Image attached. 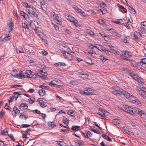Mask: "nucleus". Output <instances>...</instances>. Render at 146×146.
<instances>
[{"label": "nucleus", "instance_id": "f257e3e1", "mask_svg": "<svg viewBox=\"0 0 146 146\" xmlns=\"http://www.w3.org/2000/svg\"><path fill=\"white\" fill-rule=\"evenodd\" d=\"M27 10L29 14H32L36 18L38 17V13L36 8L31 6L29 7V9H28Z\"/></svg>", "mask_w": 146, "mask_h": 146}, {"label": "nucleus", "instance_id": "f03ea898", "mask_svg": "<svg viewBox=\"0 0 146 146\" xmlns=\"http://www.w3.org/2000/svg\"><path fill=\"white\" fill-rule=\"evenodd\" d=\"M29 25L31 27L36 31H38L39 29V25L38 23L36 21H34L33 22L31 20L30 21Z\"/></svg>", "mask_w": 146, "mask_h": 146}, {"label": "nucleus", "instance_id": "7ed1b4c3", "mask_svg": "<svg viewBox=\"0 0 146 146\" xmlns=\"http://www.w3.org/2000/svg\"><path fill=\"white\" fill-rule=\"evenodd\" d=\"M61 53L63 54L65 57L68 60H71L73 59L72 56L70 53L68 52H66L65 51H62Z\"/></svg>", "mask_w": 146, "mask_h": 146}, {"label": "nucleus", "instance_id": "20e7f679", "mask_svg": "<svg viewBox=\"0 0 146 146\" xmlns=\"http://www.w3.org/2000/svg\"><path fill=\"white\" fill-rule=\"evenodd\" d=\"M21 72H23V71L24 75V76H27L28 78H31V76H32V71L31 70H23V71L22 70H20Z\"/></svg>", "mask_w": 146, "mask_h": 146}, {"label": "nucleus", "instance_id": "39448f33", "mask_svg": "<svg viewBox=\"0 0 146 146\" xmlns=\"http://www.w3.org/2000/svg\"><path fill=\"white\" fill-rule=\"evenodd\" d=\"M67 19L70 21L73 22L74 25H75L76 24H77L78 23V21L74 17L71 16L70 15H69L67 17Z\"/></svg>", "mask_w": 146, "mask_h": 146}, {"label": "nucleus", "instance_id": "423d86ee", "mask_svg": "<svg viewBox=\"0 0 146 146\" xmlns=\"http://www.w3.org/2000/svg\"><path fill=\"white\" fill-rule=\"evenodd\" d=\"M131 107L132 106H129L128 105H125L124 106V110L125 111L130 113Z\"/></svg>", "mask_w": 146, "mask_h": 146}, {"label": "nucleus", "instance_id": "0eeeda50", "mask_svg": "<svg viewBox=\"0 0 146 146\" xmlns=\"http://www.w3.org/2000/svg\"><path fill=\"white\" fill-rule=\"evenodd\" d=\"M28 108V106L26 103H22L19 107V108L21 110H26Z\"/></svg>", "mask_w": 146, "mask_h": 146}, {"label": "nucleus", "instance_id": "6e6552de", "mask_svg": "<svg viewBox=\"0 0 146 146\" xmlns=\"http://www.w3.org/2000/svg\"><path fill=\"white\" fill-rule=\"evenodd\" d=\"M55 81V80H53L52 81H51V82H50L49 84V85L50 86H54V87H56V88H60V86H59V85L58 86V85L56 84V83L54 82Z\"/></svg>", "mask_w": 146, "mask_h": 146}, {"label": "nucleus", "instance_id": "1a4fd4ad", "mask_svg": "<svg viewBox=\"0 0 146 146\" xmlns=\"http://www.w3.org/2000/svg\"><path fill=\"white\" fill-rule=\"evenodd\" d=\"M80 127V126H78L76 125H73L71 127V129L74 131H77L79 130V128Z\"/></svg>", "mask_w": 146, "mask_h": 146}, {"label": "nucleus", "instance_id": "9d476101", "mask_svg": "<svg viewBox=\"0 0 146 146\" xmlns=\"http://www.w3.org/2000/svg\"><path fill=\"white\" fill-rule=\"evenodd\" d=\"M99 110L101 111L102 112V113L104 114L103 115H102L101 114H98V115H100V117H102V119H103V117L105 116V115L104 114L106 112H107V111H106L104 109H102L100 108H99Z\"/></svg>", "mask_w": 146, "mask_h": 146}, {"label": "nucleus", "instance_id": "9b49d317", "mask_svg": "<svg viewBox=\"0 0 146 146\" xmlns=\"http://www.w3.org/2000/svg\"><path fill=\"white\" fill-rule=\"evenodd\" d=\"M98 23L100 25H104L105 26H108V23L106 24L105 22H104V21L102 19H100L98 21Z\"/></svg>", "mask_w": 146, "mask_h": 146}, {"label": "nucleus", "instance_id": "f8f14e48", "mask_svg": "<svg viewBox=\"0 0 146 146\" xmlns=\"http://www.w3.org/2000/svg\"><path fill=\"white\" fill-rule=\"evenodd\" d=\"M123 55L126 57H130L132 56V53L130 52L125 51L123 54Z\"/></svg>", "mask_w": 146, "mask_h": 146}, {"label": "nucleus", "instance_id": "ddd939ff", "mask_svg": "<svg viewBox=\"0 0 146 146\" xmlns=\"http://www.w3.org/2000/svg\"><path fill=\"white\" fill-rule=\"evenodd\" d=\"M78 72L80 73V74L82 75V76H80V77L82 78H88V75L86 74L81 73L80 72Z\"/></svg>", "mask_w": 146, "mask_h": 146}, {"label": "nucleus", "instance_id": "4468645a", "mask_svg": "<svg viewBox=\"0 0 146 146\" xmlns=\"http://www.w3.org/2000/svg\"><path fill=\"white\" fill-rule=\"evenodd\" d=\"M10 33H9L7 36H5L3 39V41L5 42L8 40H9L11 39L10 36H9Z\"/></svg>", "mask_w": 146, "mask_h": 146}, {"label": "nucleus", "instance_id": "2eb2a0df", "mask_svg": "<svg viewBox=\"0 0 146 146\" xmlns=\"http://www.w3.org/2000/svg\"><path fill=\"white\" fill-rule=\"evenodd\" d=\"M139 66H143V64H146V58L142 59L141 61L140 62Z\"/></svg>", "mask_w": 146, "mask_h": 146}, {"label": "nucleus", "instance_id": "dca6fc26", "mask_svg": "<svg viewBox=\"0 0 146 146\" xmlns=\"http://www.w3.org/2000/svg\"><path fill=\"white\" fill-rule=\"evenodd\" d=\"M124 96L127 98H129L131 97V95L129 93L127 92L126 91H124V93L123 94Z\"/></svg>", "mask_w": 146, "mask_h": 146}, {"label": "nucleus", "instance_id": "f3484780", "mask_svg": "<svg viewBox=\"0 0 146 146\" xmlns=\"http://www.w3.org/2000/svg\"><path fill=\"white\" fill-rule=\"evenodd\" d=\"M138 110V108H133L132 106L131 107V112L130 113L132 114V113H136V112H137V110Z\"/></svg>", "mask_w": 146, "mask_h": 146}, {"label": "nucleus", "instance_id": "a211bd4d", "mask_svg": "<svg viewBox=\"0 0 146 146\" xmlns=\"http://www.w3.org/2000/svg\"><path fill=\"white\" fill-rule=\"evenodd\" d=\"M38 93L40 96H44L45 94V91L43 90H39Z\"/></svg>", "mask_w": 146, "mask_h": 146}, {"label": "nucleus", "instance_id": "6ab92c4d", "mask_svg": "<svg viewBox=\"0 0 146 146\" xmlns=\"http://www.w3.org/2000/svg\"><path fill=\"white\" fill-rule=\"evenodd\" d=\"M24 76V75L23 72L21 73L20 72L19 74H16V77H17V78H21L22 77H23Z\"/></svg>", "mask_w": 146, "mask_h": 146}, {"label": "nucleus", "instance_id": "aec40b11", "mask_svg": "<svg viewBox=\"0 0 146 146\" xmlns=\"http://www.w3.org/2000/svg\"><path fill=\"white\" fill-rule=\"evenodd\" d=\"M99 45L100 46V48L101 49V50H102V51H103L104 52H110V51L106 49V48L103 46H102L100 44H99Z\"/></svg>", "mask_w": 146, "mask_h": 146}, {"label": "nucleus", "instance_id": "412c9836", "mask_svg": "<svg viewBox=\"0 0 146 146\" xmlns=\"http://www.w3.org/2000/svg\"><path fill=\"white\" fill-rule=\"evenodd\" d=\"M138 76L135 74L134 75H133L132 77V78H133L134 80H137L138 82L139 83V80H139L138 77Z\"/></svg>", "mask_w": 146, "mask_h": 146}, {"label": "nucleus", "instance_id": "4be33fe9", "mask_svg": "<svg viewBox=\"0 0 146 146\" xmlns=\"http://www.w3.org/2000/svg\"><path fill=\"white\" fill-rule=\"evenodd\" d=\"M100 59L103 62H104L106 60H108L106 58L103 56L102 55H101L99 56Z\"/></svg>", "mask_w": 146, "mask_h": 146}, {"label": "nucleus", "instance_id": "5701e85b", "mask_svg": "<svg viewBox=\"0 0 146 146\" xmlns=\"http://www.w3.org/2000/svg\"><path fill=\"white\" fill-rule=\"evenodd\" d=\"M56 65L57 66H66V64L65 63H63V62L61 63V62H60L56 63Z\"/></svg>", "mask_w": 146, "mask_h": 146}, {"label": "nucleus", "instance_id": "b1692460", "mask_svg": "<svg viewBox=\"0 0 146 146\" xmlns=\"http://www.w3.org/2000/svg\"><path fill=\"white\" fill-rule=\"evenodd\" d=\"M8 25L9 29H11V30L9 31V33H10V32L12 31L13 29L12 28L13 25V23L11 22V23H9Z\"/></svg>", "mask_w": 146, "mask_h": 146}, {"label": "nucleus", "instance_id": "393cba45", "mask_svg": "<svg viewBox=\"0 0 146 146\" xmlns=\"http://www.w3.org/2000/svg\"><path fill=\"white\" fill-rule=\"evenodd\" d=\"M62 121L66 125L68 124V120L65 117H64V119Z\"/></svg>", "mask_w": 146, "mask_h": 146}, {"label": "nucleus", "instance_id": "a878e982", "mask_svg": "<svg viewBox=\"0 0 146 146\" xmlns=\"http://www.w3.org/2000/svg\"><path fill=\"white\" fill-rule=\"evenodd\" d=\"M55 142L56 144L60 146H62L63 145V144L64 143V141H56Z\"/></svg>", "mask_w": 146, "mask_h": 146}, {"label": "nucleus", "instance_id": "bb28decb", "mask_svg": "<svg viewBox=\"0 0 146 146\" xmlns=\"http://www.w3.org/2000/svg\"><path fill=\"white\" fill-rule=\"evenodd\" d=\"M106 46L108 47H109L110 49L111 50H112V51H113V53H115V52H117L116 50H115L114 49H113V46H110V45H107Z\"/></svg>", "mask_w": 146, "mask_h": 146}, {"label": "nucleus", "instance_id": "cd10ccee", "mask_svg": "<svg viewBox=\"0 0 146 146\" xmlns=\"http://www.w3.org/2000/svg\"><path fill=\"white\" fill-rule=\"evenodd\" d=\"M132 103L136 104H138L139 106H141V105L140 102L137 100H136L134 102H132Z\"/></svg>", "mask_w": 146, "mask_h": 146}, {"label": "nucleus", "instance_id": "c85d7f7f", "mask_svg": "<svg viewBox=\"0 0 146 146\" xmlns=\"http://www.w3.org/2000/svg\"><path fill=\"white\" fill-rule=\"evenodd\" d=\"M81 132L82 134L86 138H89L88 136V134L87 133H86V131L85 130H84L82 132V131Z\"/></svg>", "mask_w": 146, "mask_h": 146}, {"label": "nucleus", "instance_id": "c756f323", "mask_svg": "<svg viewBox=\"0 0 146 146\" xmlns=\"http://www.w3.org/2000/svg\"><path fill=\"white\" fill-rule=\"evenodd\" d=\"M22 27L25 29H29V26L26 24L25 23H23L22 24Z\"/></svg>", "mask_w": 146, "mask_h": 146}, {"label": "nucleus", "instance_id": "7c9ffc66", "mask_svg": "<svg viewBox=\"0 0 146 146\" xmlns=\"http://www.w3.org/2000/svg\"><path fill=\"white\" fill-rule=\"evenodd\" d=\"M129 99L130 101L132 103V102H134V101L136 100L135 98L132 95H131V97Z\"/></svg>", "mask_w": 146, "mask_h": 146}, {"label": "nucleus", "instance_id": "2f4dec72", "mask_svg": "<svg viewBox=\"0 0 146 146\" xmlns=\"http://www.w3.org/2000/svg\"><path fill=\"white\" fill-rule=\"evenodd\" d=\"M129 7H130L131 9H130L131 13L132 14L134 15L135 13V10L132 7H131L130 6H129Z\"/></svg>", "mask_w": 146, "mask_h": 146}, {"label": "nucleus", "instance_id": "473e14b6", "mask_svg": "<svg viewBox=\"0 0 146 146\" xmlns=\"http://www.w3.org/2000/svg\"><path fill=\"white\" fill-rule=\"evenodd\" d=\"M139 95L143 98L146 99V94L145 92H140Z\"/></svg>", "mask_w": 146, "mask_h": 146}, {"label": "nucleus", "instance_id": "72a5a7b5", "mask_svg": "<svg viewBox=\"0 0 146 146\" xmlns=\"http://www.w3.org/2000/svg\"><path fill=\"white\" fill-rule=\"evenodd\" d=\"M35 99L34 97L30 98L29 100V103L31 104H33L34 102Z\"/></svg>", "mask_w": 146, "mask_h": 146}, {"label": "nucleus", "instance_id": "f704fd0d", "mask_svg": "<svg viewBox=\"0 0 146 146\" xmlns=\"http://www.w3.org/2000/svg\"><path fill=\"white\" fill-rule=\"evenodd\" d=\"M30 125H29V124H22L21 126H20V125H17V126H19V127L21 126L23 128H24V127H30Z\"/></svg>", "mask_w": 146, "mask_h": 146}, {"label": "nucleus", "instance_id": "c9c22d12", "mask_svg": "<svg viewBox=\"0 0 146 146\" xmlns=\"http://www.w3.org/2000/svg\"><path fill=\"white\" fill-rule=\"evenodd\" d=\"M141 86H140V87H137L136 88V90L138 92L139 94H140V92H141L142 91H141Z\"/></svg>", "mask_w": 146, "mask_h": 146}, {"label": "nucleus", "instance_id": "e433bc0d", "mask_svg": "<svg viewBox=\"0 0 146 146\" xmlns=\"http://www.w3.org/2000/svg\"><path fill=\"white\" fill-rule=\"evenodd\" d=\"M52 122H48V125L50 127H54L56 126V125L53 123Z\"/></svg>", "mask_w": 146, "mask_h": 146}, {"label": "nucleus", "instance_id": "4c0bfd02", "mask_svg": "<svg viewBox=\"0 0 146 146\" xmlns=\"http://www.w3.org/2000/svg\"><path fill=\"white\" fill-rule=\"evenodd\" d=\"M137 110V112H136V113L139 114L142 116V114H143L142 111L141 110L139 109L138 108V110Z\"/></svg>", "mask_w": 146, "mask_h": 146}, {"label": "nucleus", "instance_id": "58836bf2", "mask_svg": "<svg viewBox=\"0 0 146 146\" xmlns=\"http://www.w3.org/2000/svg\"><path fill=\"white\" fill-rule=\"evenodd\" d=\"M60 131L63 132V133L64 134H66L68 132V130L63 129H60Z\"/></svg>", "mask_w": 146, "mask_h": 146}, {"label": "nucleus", "instance_id": "ea45409f", "mask_svg": "<svg viewBox=\"0 0 146 146\" xmlns=\"http://www.w3.org/2000/svg\"><path fill=\"white\" fill-rule=\"evenodd\" d=\"M130 62L131 63V64L134 66H136V62L134 60L131 59Z\"/></svg>", "mask_w": 146, "mask_h": 146}, {"label": "nucleus", "instance_id": "a19ab883", "mask_svg": "<svg viewBox=\"0 0 146 146\" xmlns=\"http://www.w3.org/2000/svg\"><path fill=\"white\" fill-rule=\"evenodd\" d=\"M113 120L114 121V123L115 125H117V124H119L120 123V121L118 119H114Z\"/></svg>", "mask_w": 146, "mask_h": 146}, {"label": "nucleus", "instance_id": "79ce46f5", "mask_svg": "<svg viewBox=\"0 0 146 146\" xmlns=\"http://www.w3.org/2000/svg\"><path fill=\"white\" fill-rule=\"evenodd\" d=\"M22 4L23 6L29 9V7H31V6L29 5L27 3H22Z\"/></svg>", "mask_w": 146, "mask_h": 146}, {"label": "nucleus", "instance_id": "37998d69", "mask_svg": "<svg viewBox=\"0 0 146 146\" xmlns=\"http://www.w3.org/2000/svg\"><path fill=\"white\" fill-rule=\"evenodd\" d=\"M100 6L101 7L104 8L106 6V5L104 2H102L100 4Z\"/></svg>", "mask_w": 146, "mask_h": 146}, {"label": "nucleus", "instance_id": "c03bdc74", "mask_svg": "<svg viewBox=\"0 0 146 146\" xmlns=\"http://www.w3.org/2000/svg\"><path fill=\"white\" fill-rule=\"evenodd\" d=\"M5 113V112L3 111H2L0 112V119H1L4 116Z\"/></svg>", "mask_w": 146, "mask_h": 146}, {"label": "nucleus", "instance_id": "a18cd8bd", "mask_svg": "<svg viewBox=\"0 0 146 146\" xmlns=\"http://www.w3.org/2000/svg\"><path fill=\"white\" fill-rule=\"evenodd\" d=\"M15 96H12L8 100V101L9 103H10L11 102H12Z\"/></svg>", "mask_w": 146, "mask_h": 146}, {"label": "nucleus", "instance_id": "49530a36", "mask_svg": "<svg viewBox=\"0 0 146 146\" xmlns=\"http://www.w3.org/2000/svg\"><path fill=\"white\" fill-rule=\"evenodd\" d=\"M22 85H12L11 86V88H15L18 87H22Z\"/></svg>", "mask_w": 146, "mask_h": 146}, {"label": "nucleus", "instance_id": "de8ad7c7", "mask_svg": "<svg viewBox=\"0 0 146 146\" xmlns=\"http://www.w3.org/2000/svg\"><path fill=\"white\" fill-rule=\"evenodd\" d=\"M127 38H125V37H121V40L124 43H128V42H127V41L126 39Z\"/></svg>", "mask_w": 146, "mask_h": 146}, {"label": "nucleus", "instance_id": "09e8293b", "mask_svg": "<svg viewBox=\"0 0 146 146\" xmlns=\"http://www.w3.org/2000/svg\"><path fill=\"white\" fill-rule=\"evenodd\" d=\"M113 94L116 95H118L119 96H120L121 95L120 93H118V92L115 90L113 92Z\"/></svg>", "mask_w": 146, "mask_h": 146}, {"label": "nucleus", "instance_id": "8fccbe9b", "mask_svg": "<svg viewBox=\"0 0 146 146\" xmlns=\"http://www.w3.org/2000/svg\"><path fill=\"white\" fill-rule=\"evenodd\" d=\"M54 18L58 22H59V20L58 19V16L57 15L54 14L53 15Z\"/></svg>", "mask_w": 146, "mask_h": 146}, {"label": "nucleus", "instance_id": "3c124183", "mask_svg": "<svg viewBox=\"0 0 146 146\" xmlns=\"http://www.w3.org/2000/svg\"><path fill=\"white\" fill-rule=\"evenodd\" d=\"M23 94V93H22V92L21 91H19L17 92H14L13 93V94L14 95L18 94V95H22Z\"/></svg>", "mask_w": 146, "mask_h": 146}, {"label": "nucleus", "instance_id": "603ef678", "mask_svg": "<svg viewBox=\"0 0 146 146\" xmlns=\"http://www.w3.org/2000/svg\"><path fill=\"white\" fill-rule=\"evenodd\" d=\"M31 76H31V78L33 77L34 78H35L37 77L38 75L34 73L33 72H32Z\"/></svg>", "mask_w": 146, "mask_h": 146}, {"label": "nucleus", "instance_id": "864d4df0", "mask_svg": "<svg viewBox=\"0 0 146 146\" xmlns=\"http://www.w3.org/2000/svg\"><path fill=\"white\" fill-rule=\"evenodd\" d=\"M119 7H120L124 11L125 13H126L127 12V10L125 8L123 7L122 5H120L119 6Z\"/></svg>", "mask_w": 146, "mask_h": 146}, {"label": "nucleus", "instance_id": "5fc2aeb1", "mask_svg": "<svg viewBox=\"0 0 146 146\" xmlns=\"http://www.w3.org/2000/svg\"><path fill=\"white\" fill-rule=\"evenodd\" d=\"M141 29L143 30V31L145 33H146V26L141 27Z\"/></svg>", "mask_w": 146, "mask_h": 146}, {"label": "nucleus", "instance_id": "6e6d98bb", "mask_svg": "<svg viewBox=\"0 0 146 146\" xmlns=\"http://www.w3.org/2000/svg\"><path fill=\"white\" fill-rule=\"evenodd\" d=\"M8 134V135L11 138V139L12 140H14V141L15 140V139L13 135L11 134Z\"/></svg>", "mask_w": 146, "mask_h": 146}, {"label": "nucleus", "instance_id": "4d7b16f0", "mask_svg": "<svg viewBox=\"0 0 146 146\" xmlns=\"http://www.w3.org/2000/svg\"><path fill=\"white\" fill-rule=\"evenodd\" d=\"M77 145V146H83L84 144L81 142H78L76 144Z\"/></svg>", "mask_w": 146, "mask_h": 146}, {"label": "nucleus", "instance_id": "13d9d810", "mask_svg": "<svg viewBox=\"0 0 146 146\" xmlns=\"http://www.w3.org/2000/svg\"><path fill=\"white\" fill-rule=\"evenodd\" d=\"M141 27L146 26V21L141 22Z\"/></svg>", "mask_w": 146, "mask_h": 146}, {"label": "nucleus", "instance_id": "bf43d9fd", "mask_svg": "<svg viewBox=\"0 0 146 146\" xmlns=\"http://www.w3.org/2000/svg\"><path fill=\"white\" fill-rule=\"evenodd\" d=\"M90 130L91 131H92L96 133L100 134L99 132L98 131L96 130L95 129H90Z\"/></svg>", "mask_w": 146, "mask_h": 146}, {"label": "nucleus", "instance_id": "052dcab7", "mask_svg": "<svg viewBox=\"0 0 146 146\" xmlns=\"http://www.w3.org/2000/svg\"><path fill=\"white\" fill-rule=\"evenodd\" d=\"M33 113H36L37 114H39L40 113V111L37 109H36L35 110H33Z\"/></svg>", "mask_w": 146, "mask_h": 146}, {"label": "nucleus", "instance_id": "680f3d73", "mask_svg": "<svg viewBox=\"0 0 146 146\" xmlns=\"http://www.w3.org/2000/svg\"><path fill=\"white\" fill-rule=\"evenodd\" d=\"M105 139L108 140V141H112L111 138L107 135L105 138Z\"/></svg>", "mask_w": 146, "mask_h": 146}, {"label": "nucleus", "instance_id": "e2e57ef3", "mask_svg": "<svg viewBox=\"0 0 146 146\" xmlns=\"http://www.w3.org/2000/svg\"><path fill=\"white\" fill-rule=\"evenodd\" d=\"M39 105H40V106L42 108H44L46 106V105H45L44 104H42V103L41 102H39Z\"/></svg>", "mask_w": 146, "mask_h": 146}, {"label": "nucleus", "instance_id": "0e129e2a", "mask_svg": "<svg viewBox=\"0 0 146 146\" xmlns=\"http://www.w3.org/2000/svg\"><path fill=\"white\" fill-rule=\"evenodd\" d=\"M41 53H42L43 55L46 56L48 54V52L45 50H43L41 51Z\"/></svg>", "mask_w": 146, "mask_h": 146}, {"label": "nucleus", "instance_id": "69168bd1", "mask_svg": "<svg viewBox=\"0 0 146 146\" xmlns=\"http://www.w3.org/2000/svg\"><path fill=\"white\" fill-rule=\"evenodd\" d=\"M135 74V73L133 72V71L131 70L130 71V72L129 74L132 77Z\"/></svg>", "mask_w": 146, "mask_h": 146}, {"label": "nucleus", "instance_id": "338daca9", "mask_svg": "<svg viewBox=\"0 0 146 146\" xmlns=\"http://www.w3.org/2000/svg\"><path fill=\"white\" fill-rule=\"evenodd\" d=\"M133 36L134 37V39L136 41H138L139 40V37L136 35H134Z\"/></svg>", "mask_w": 146, "mask_h": 146}, {"label": "nucleus", "instance_id": "774afa93", "mask_svg": "<svg viewBox=\"0 0 146 146\" xmlns=\"http://www.w3.org/2000/svg\"><path fill=\"white\" fill-rule=\"evenodd\" d=\"M141 91L143 92H145V93L146 92V88L145 87H141Z\"/></svg>", "mask_w": 146, "mask_h": 146}]
</instances>
